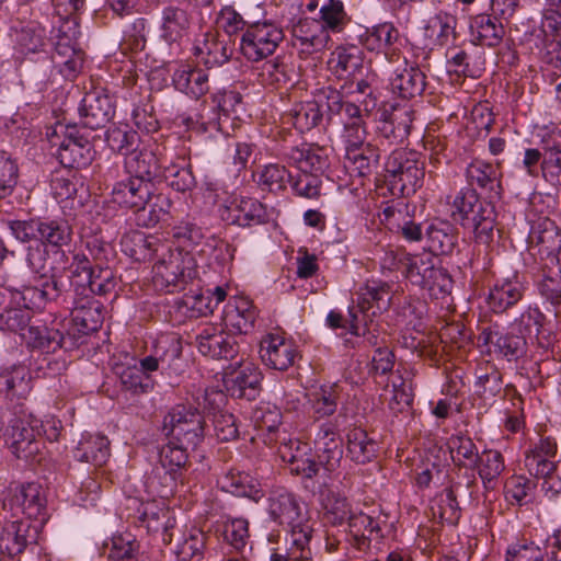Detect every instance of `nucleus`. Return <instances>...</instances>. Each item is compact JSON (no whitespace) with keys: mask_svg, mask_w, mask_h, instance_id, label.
I'll list each match as a JSON object with an SVG mask.
<instances>
[{"mask_svg":"<svg viewBox=\"0 0 561 561\" xmlns=\"http://www.w3.org/2000/svg\"><path fill=\"white\" fill-rule=\"evenodd\" d=\"M190 447L170 438L160 448L158 465L146 480L150 492L163 499L172 496L176 492L179 484H183L184 472L188 465L187 449Z\"/></svg>","mask_w":561,"mask_h":561,"instance_id":"nucleus-1","label":"nucleus"},{"mask_svg":"<svg viewBox=\"0 0 561 561\" xmlns=\"http://www.w3.org/2000/svg\"><path fill=\"white\" fill-rule=\"evenodd\" d=\"M267 512L274 522L290 529V541L302 550L298 557H304V553L308 554L312 529L297 496L283 488L272 490L268 496ZM294 556L297 557V552H294Z\"/></svg>","mask_w":561,"mask_h":561,"instance_id":"nucleus-2","label":"nucleus"},{"mask_svg":"<svg viewBox=\"0 0 561 561\" xmlns=\"http://www.w3.org/2000/svg\"><path fill=\"white\" fill-rule=\"evenodd\" d=\"M160 259L152 267V282L157 289L173 291L188 279L195 277L197 262L195 256L183 249H168L159 252Z\"/></svg>","mask_w":561,"mask_h":561,"instance_id":"nucleus-3","label":"nucleus"},{"mask_svg":"<svg viewBox=\"0 0 561 561\" xmlns=\"http://www.w3.org/2000/svg\"><path fill=\"white\" fill-rule=\"evenodd\" d=\"M173 237L184 251H193L207 264H224L233 259L234 249L231 245L215 237L205 239L201 227L190 221H182L173 228Z\"/></svg>","mask_w":561,"mask_h":561,"instance_id":"nucleus-4","label":"nucleus"},{"mask_svg":"<svg viewBox=\"0 0 561 561\" xmlns=\"http://www.w3.org/2000/svg\"><path fill=\"white\" fill-rule=\"evenodd\" d=\"M327 107L331 114L340 117L342 124L340 139L345 151L367 144L366 115L356 103L344 99L340 92L331 90L327 95Z\"/></svg>","mask_w":561,"mask_h":561,"instance_id":"nucleus-5","label":"nucleus"},{"mask_svg":"<svg viewBox=\"0 0 561 561\" xmlns=\"http://www.w3.org/2000/svg\"><path fill=\"white\" fill-rule=\"evenodd\" d=\"M284 39L282 26L272 20L249 22L241 35L239 49L252 62L272 56Z\"/></svg>","mask_w":561,"mask_h":561,"instance_id":"nucleus-6","label":"nucleus"},{"mask_svg":"<svg viewBox=\"0 0 561 561\" xmlns=\"http://www.w3.org/2000/svg\"><path fill=\"white\" fill-rule=\"evenodd\" d=\"M526 318L530 320V314H522L505 332H495L490 328H484L480 334V340L485 345H491L497 357L507 362H516L527 352V342L525 336Z\"/></svg>","mask_w":561,"mask_h":561,"instance_id":"nucleus-7","label":"nucleus"},{"mask_svg":"<svg viewBox=\"0 0 561 561\" xmlns=\"http://www.w3.org/2000/svg\"><path fill=\"white\" fill-rule=\"evenodd\" d=\"M170 438L195 448L204 438L205 420L192 405L179 404L164 419Z\"/></svg>","mask_w":561,"mask_h":561,"instance_id":"nucleus-8","label":"nucleus"},{"mask_svg":"<svg viewBox=\"0 0 561 561\" xmlns=\"http://www.w3.org/2000/svg\"><path fill=\"white\" fill-rule=\"evenodd\" d=\"M39 420L32 413L20 411L9 423L5 430V443L18 458L31 459L38 450L36 436H41L38 430Z\"/></svg>","mask_w":561,"mask_h":561,"instance_id":"nucleus-9","label":"nucleus"},{"mask_svg":"<svg viewBox=\"0 0 561 561\" xmlns=\"http://www.w3.org/2000/svg\"><path fill=\"white\" fill-rule=\"evenodd\" d=\"M387 522L388 515L379 506L371 505L368 511L353 508L345 522L352 537L351 546L358 552H365L370 547L371 537L381 536V528Z\"/></svg>","mask_w":561,"mask_h":561,"instance_id":"nucleus-10","label":"nucleus"},{"mask_svg":"<svg viewBox=\"0 0 561 561\" xmlns=\"http://www.w3.org/2000/svg\"><path fill=\"white\" fill-rule=\"evenodd\" d=\"M3 508L11 512V516L22 519H33L43 525L47 519L46 499L42 486L37 483H27L16 488L3 502Z\"/></svg>","mask_w":561,"mask_h":561,"instance_id":"nucleus-11","label":"nucleus"},{"mask_svg":"<svg viewBox=\"0 0 561 561\" xmlns=\"http://www.w3.org/2000/svg\"><path fill=\"white\" fill-rule=\"evenodd\" d=\"M386 170L401 185L403 194L415 193L423 184L425 165L416 152L393 151L386 162Z\"/></svg>","mask_w":561,"mask_h":561,"instance_id":"nucleus-12","label":"nucleus"},{"mask_svg":"<svg viewBox=\"0 0 561 561\" xmlns=\"http://www.w3.org/2000/svg\"><path fill=\"white\" fill-rule=\"evenodd\" d=\"M260 356L268 368L286 371L299 357L295 341L284 332H271L260 342Z\"/></svg>","mask_w":561,"mask_h":561,"instance_id":"nucleus-13","label":"nucleus"},{"mask_svg":"<svg viewBox=\"0 0 561 561\" xmlns=\"http://www.w3.org/2000/svg\"><path fill=\"white\" fill-rule=\"evenodd\" d=\"M220 217L230 225L250 227L263 224L267 219L265 206L248 196H232L220 208Z\"/></svg>","mask_w":561,"mask_h":561,"instance_id":"nucleus-14","label":"nucleus"},{"mask_svg":"<svg viewBox=\"0 0 561 561\" xmlns=\"http://www.w3.org/2000/svg\"><path fill=\"white\" fill-rule=\"evenodd\" d=\"M196 344L202 355L211 358L232 359L239 353L236 336L214 324L206 325L199 332Z\"/></svg>","mask_w":561,"mask_h":561,"instance_id":"nucleus-15","label":"nucleus"},{"mask_svg":"<svg viewBox=\"0 0 561 561\" xmlns=\"http://www.w3.org/2000/svg\"><path fill=\"white\" fill-rule=\"evenodd\" d=\"M80 121L84 127L99 129L104 127L115 114L113 99L102 91H92L84 95L79 107Z\"/></svg>","mask_w":561,"mask_h":561,"instance_id":"nucleus-16","label":"nucleus"},{"mask_svg":"<svg viewBox=\"0 0 561 561\" xmlns=\"http://www.w3.org/2000/svg\"><path fill=\"white\" fill-rule=\"evenodd\" d=\"M283 461L288 462L290 471L295 474L311 479L319 471V463L313 459L311 447L308 443L297 438L285 437L278 447Z\"/></svg>","mask_w":561,"mask_h":561,"instance_id":"nucleus-17","label":"nucleus"},{"mask_svg":"<svg viewBox=\"0 0 561 561\" xmlns=\"http://www.w3.org/2000/svg\"><path fill=\"white\" fill-rule=\"evenodd\" d=\"M319 463L329 472L340 467L343 450L337 425L331 421L320 425L314 438Z\"/></svg>","mask_w":561,"mask_h":561,"instance_id":"nucleus-18","label":"nucleus"},{"mask_svg":"<svg viewBox=\"0 0 561 561\" xmlns=\"http://www.w3.org/2000/svg\"><path fill=\"white\" fill-rule=\"evenodd\" d=\"M357 307L367 317H375L390 308L392 285L381 279H368L357 290Z\"/></svg>","mask_w":561,"mask_h":561,"instance_id":"nucleus-19","label":"nucleus"},{"mask_svg":"<svg viewBox=\"0 0 561 561\" xmlns=\"http://www.w3.org/2000/svg\"><path fill=\"white\" fill-rule=\"evenodd\" d=\"M22 340L28 347L38 348L44 352H55L58 348L72 350L79 345L78 341H73L70 334L62 335L59 330L48 328L44 323H31L25 332L21 333Z\"/></svg>","mask_w":561,"mask_h":561,"instance_id":"nucleus-20","label":"nucleus"},{"mask_svg":"<svg viewBox=\"0 0 561 561\" xmlns=\"http://www.w3.org/2000/svg\"><path fill=\"white\" fill-rule=\"evenodd\" d=\"M261 379V371L253 363L241 362L225 374L224 383L231 396L250 400L255 398Z\"/></svg>","mask_w":561,"mask_h":561,"instance_id":"nucleus-21","label":"nucleus"},{"mask_svg":"<svg viewBox=\"0 0 561 561\" xmlns=\"http://www.w3.org/2000/svg\"><path fill=\"white\" fill-rule=\"evenodd\" d=\"M152 182L129 176L115 183L112 202L121 207L141 210L152 194Z\"/></svg>","mask_w":561,"mask_h":561,"instance_id":"nucleus-22","label":"nucleus"},{"mask_svg":"<svg viewBox=\"0 0 561 561\" xmlns=\"http://www.w3.org/2000/svg\"><path fill=\"white\" fill-rule=\"evenodd\" d=\"M528 247L533 255L550 256L560 248V229L548 217H539L531 222Z\"/></svg>","mask_w":561,"mask_h":561,"instance_id":"nucleus-23","label":"nucleus"},{"mask_svg":"<svg viewBox=\"0 0 561 561\" xmlns=\"http://www.w3.org/2000/svg\"><path fill=\"white\" fill-rule=\"evenodd\" d=\"M466 176L469 184L482 190L488 198L501 197L503 188L500 163L493 164L481 159H474L467 167Z\"/></svg>","mask_w":561,"mask_h":561,"instance_id":"nucleus-24","label":"nucleus"},{"mask_svg":"<svg viewBox=\"0 0 561 561\" xmlns=\"http://www.w3.org/2000/svg\"><path fill=\"white\" fill-rule=\"evenodd\" d=\"M33 377L23 364H10L0 369V394L14 401L25 399L32 391Z\"/></svg>","mask_w":561,"mask_h":561,"instance_id":"nucleus-25","label":"nucleus"},{"mask_svg":"<svg viewBox=\"0 0 561 561\" xmlns=\"http://www.w3.org/2000/svg\"><path fill=\"white\" fill-rule=\"evenodd\" d=\"M256 311L245 297H232L224 308L222 324L230 334H247L254 324Z\"/></svg>","mask_w":561,"mask_h":561,"instance_id":"nucleus-26","label":"nucleus"},{"mask_svg":"<svg viewBox=\"0 0 561 561\" xmlns=\"http://www.w3.org/2000/svg\"><path fill=\"white\" fill-rule=\"evenodd\" d=\"M558 446L553 438L545 437L525 451V467L531 476H547L557 471Z\"/></svg>","mask_w":561,"mask_h":561,"instance_id":"nucleus-27","label":"nucleus"},{"mask_svg":"<svg viewBox=\"0 0 561 561\" xmlns=\"http://www.w3.org/2000/svg\"><path fill=\"white\" fill-rule=\"evenodd\" d=\"M172 84L181 93L198 100L209 91V79L205 70L181 62L172 73Z\"/></svg>","mask_w":561,"mask_h":561,"instance_id":"nucleus-28","label":"nucleus"},{"mask_svg":"<svg viewBox=\"0 0 561 561\" xmlns=\"http://www.w3.org/2000/svg\"><path fill=\"white\" fill-rule=\"evenodd\" d=\"M524 295V286L516 274L496 279L490 287L485 302L495 313H501L516 305Z\"/></svg>","mask_w":561,"mask_h":561,"instance_id":"nucleus-29","label":"nucleus"},{"mask_svg":"<svg viewBox=\"0 0 561 561\" xmlns=\"http://www.w3.org/2000/svg\"><path fill=\"white\" fill-rule=\"evenodd\" d=\"M64 268L68 270V278L76 291L82 295H85L87 291L98 295H103L107 291V285L98 282L95 272L84 254H73L71 263Z\"/></svg>","mask_w":561,"mask_h":561,"instance_id":"nucleus-30","label":"nucleus"},{"mask_svg":"<svg viewBox=\"0 0 561 561\" xmlns=\"http://www.w3.org/2000/svg\"><path fill=\"white\" fill-rule=\"evenodd\" d=\"M291 34L295 45L307 53L320 51L328 45L330 35L321 22L316 19L301 18L293 25Z\"/></svg>","mask_w":561,"mask_h":561,"instance_id":"nucleus-31","label":"nucleus"},{"mask_svg":"<svg viewBox=\"0 0 561 561\" xmlns=\"http://www.w3.org/2000/svg\"><path fill=\"white\" fill-rule=\"evenodd\" d=\"M127 173L139 180L150 181L158 178L163 167V160L158 158L149 147L135 148L127 153L124 160Z\"/></svg>","mask_w":561,"mask_h":561,"instance_id":"nucleus-32","label":"nucleus"},{"mask_svg":"<svg viewBox=\"0 0 561 561\" xmlns=\"http://www.w3.org/2000/svg\"><path fill=\"white\" fill-rule=\"evenodd\" d=\"M457 19L455 15L439 11L430 16L423 27L426 46L431 49L443 47L455 39Z\"/></svg>","mask_w":561,"mask_h":561,"instance_id":"nucleus-33","label":"nucleus"},{"mask_svg":"<svg viewBox=\"0 0 561 561\" xmlns=\"http://www.w3.org/2000/svg\"><path fill=\"white\" fill-rule=\"evenodd\" d=\"M115 375L119 378L123 389L134 394L147 393L153 388L151 376H147L138 366V359L125 355L124 360L113 366Z\"/></svg>","mask_w":561,"mask_h":561,"instance_id":"nucleus-34","label":"nucleus"},{"mask_svg":"<svg viewBox=\"0 0 561 561\" xmlns=\"http://www.w3.org/2000/svg\"><path fill=\"white\" fill-rule=\"evenodd\" d=\"M38 525H31L23 519L12 520L0 535V549L10 556L24 551L36 539Z\"/></svg>","mask_w":561,"mask_h":561,"instance_id":"nucleus-35","label":"nucleus"},{"mask_svg":"<svg viewBox=\"0 0 561 561\" xmlns=\"http://www.w3.org/2000/svg\"><path fill=\"white\" fill-rule=\"evenodd\" d=\"M226 400L221 391H206L205 402H207L215 411L213 413V425L216 437L221 442H230L238 437L239 430L233 414L216 410Z\"/></svg>","mask_w":561,"mask_h":561,"instance_id":"nucleus-36","label":"nucleus"},{"mask_svg":"<svg viewBox=\"0 0 561 561\" xmlns=\"http://www.w3.org/2000/svg\"><path fill=\"white\" fill-rule=\"evenodd\" d=\"M399 31L392 23H381L368 28L363 36V45L370 51L383 53L392 61L397 55L396 43Z\"/></svg>","mask_w":561,"mask_h":561,"instance_id":"nucleus-37","label":"nucleus"},{"mask_svg":"<svg viewBox=\"0 0 561 561\" xmlns=\"http://www.w3.org/2000/svg\"><path fill=\"white\" fill-rule=\"evenodd\" d=\"M194 55L208 68L225 64L230 56L227 45L219 39L216 31H208L196 39Z\"/></svg>","mask_w":561,"mask_h":561,"instance_id":"nucleus-38","label":"nucleus"},{"mask_svg":"<svg viewBox=\"0 0 561 561\" xmlns=\"http://www.w3.org/2000/svg\"><path fill=\"white\" fill-rule=\"evenodd\" d=\"M121 244L124 253L138 262L151 260L160 250H164V244L157 237L141 231L124 234Z\"/></svg>","mask_w":561,"mask_h":561,"instance_id":"nucleus-39","label":"nucleus"},{"mask_svg":"<svg viewBox=\"0 0 561 561\" xmlns=\"http://www.w3.org/2000/svg\"><path fill=\"white\" fill-rule=\"evenodd\" d=\"M57 158L66 168H84L92 160V148L87 139L68 135L58 145Z\"/></svg>","mask_w":561,"mask_h":561,"instance_id":"nucleus-40","label":"nucleus"},{"mask_svg":"<svg viewBox=\"0 0 561 561\" xmlns=\"http://www.w3.org/2000/svg\"><path fill=\"white\" fill-rule=\"evenodd\" d=\"M286 156L302 173L317 175L328 167V157L323 149L308 144L290 148Z\"/></svg>","mask_w":561,"mask_h":561,"instance_id":"nucleus-41","label":"nucleus"},{"mask_svg":"<svg viewBox=\"0 0 561 561\" xmlns=\"http://www.w3.org/2000/svg\"><path fill=\"white\" fill-rule=\"evenodd\" d=\"M220 489L236 496L249 497L259 502L263 496L260 483L249 473L230 470L218 481Z\"/></svg>","mask_w":561,"mask_h":561,"instance_id":"nucleus-42","label":"nucleus"},{"mask_svg":"<svg viewBox=\"0 0 561 561\" xmlns=\"http://www.w3.org/2000/svg\"><path fill=\"white\" fill-rule=\"evenodd\" d=\"M321 506L323 519L333 526L343 525L354 508L347 496L337 489L322 492Z\"/></svg>","mask_w":561,"mask_h":561,"instance_id":"nucleus-43","label":"nucleus"},{"mask_svg":"<svg viewBox=\"0 0 561 561\" xmlns=\"http://www.w3.org/2000/svg\"><path fill=\"white\" fill-rule=\"evenodd\" d=\"M71 322L73 329L79 333H69L73 341H78L79 345L82 343L79 340L89 332L96 331L102 323V312L100 304L94 300H88L87 305H78L71 312Z\"/></svg>","mask_w":561,"mask_h":561,"instance_id":"nucleus-44","label":"nucleus"},{"mask_svg":"<svg viewBox=\"0 0 561 561\" xmlns=\"http://www.w3.org/2000/svg\"><path fill=\"white\" fill-rule=\"evenodd\" d=\"M394 93L403 99L420 95L425 88V76L419 67L409 66L397 69L390 81Z\"/></svg>","mask_w":561,"mask_h":561,"instance_id":"nucleus-45","label":"nucleus"},{"mask_svg":"<svg viewBox=\"0 0 561 561\" xmlns=\"http://www.w3.org/2000/svg\"><path fill=\"white\" fill-rule=\"evenodd\" d=\"M285 124H291L299 133L308 131L322 121V111L318 102L296 103L283 117Z\"/></svg>","mask_w":561,"mask_h":561,"instance_id":"nucleus-46","label":"nucleus"},{"mask_svg":"<svg viewBox=\"0 0 561 561\" xmlns=\"http://www.w3.org/2000/svg\"><path fill=\"white\" fill-rule=\"evenodd\" d=\"M76 458L94 466L104 465L110 457V442L100 434H84L76 448Z\"/></svg>","mask_w":561,"mask_h":561,"instance_id":"nucleus-47","label":"nucleus"},{"mask_svg":"<svg viewBox=\"0 0 561 561\" xmlns=\"http://www.w3.org/2000/svg\"><path fill=\"white\" fill-rule=\"evenodd\" d=\"M190 19L185 10L167 7L162 11L161 37L169 44L180 43L188 33Z\"/></svg>","mask_w":561,"mask_h":561,"instance_id":"nucleus-48","label":"nucleus"},{"mask_svg":"<svg viewBox=\"0 0 561 561\" xmlns=\"http://www.w3.org/2000/svg\"><path fill=\"white\" fill-rule=\"evenodd\" d=\"M483 206L479 195L473 187L461 188L455 196L451 204V217L460 222L463 227L468 226L473 216L481 214Z\"/></svg>","mask_w":561,"mask_h":561,"instance_id":"nucleus-49","label":"nucleus"},{"mask_svg":"<svg viewBox=\"0 0 561 561\" xmlns=\"http://www.w3.org/2000/svg\"><path fill=\"white\" fill-rule=\"evenodd\" d=\"M427 243L432 254H449L457 244V232L451 224L444 220L432 222L426 229Z\"/></svg>","mask_w":561,"mask_h":561,"instance_id":"nucleus-50","label":"nucleus"},{"mask_svg":"<svg viewBox=\"0 0 561 561\" xmlns=\"http://www.w3.org/2000/svg\"><path fill=\"white\" fill-rule=\"evenodd\" d=\"M412 122V111L409 108H399L388 118L380 122L378 130L380 136L387 139L389 144L401 142L409 136Z\"/></svg>","mask_w":561,"mask_h":561,"instance_id":"nucleus-51","label":"nucleus"},{"mask_svg":"<svg viewBox=\"0 0 561 561\" xmlns=\"http://www.w3.org/2000/svg\"><path fill=\"white\" fill-rule=\"evenodd\" d=\"M206 534L198 528L185 530L178 539L174 553L179 561H202L204 558Z\"/></svg>","mask_w":561,"mask_h":561,"instance_id":"nucleus-52","label":"nucleus"},{"mask_svg":"<svg viewBox=\"0 0 561 561\" xmlns=\"http://www.w3.org/2000/svg\"><path fill=\"white\" fill-rule=\"evenodd\" d=\"M470 27L476 39L488 47L497 46L505 34L503 24L489 14L477 15Z\"/></svg>","mask_w":561,"mask_h":561,"instance_id":"nucleus-53","label":"nucleus"},{"mask_svg":"<svg viewBox=\"0 0 561 561\" xmlns=\"http://www.w3.org/2000/svg\"><path fill=\"white\" fill-rule=\"evenodd\" d=\"M477 467L484 488L494 489L505 470L504 457L495 449L483 450L478 458Z\"/></svg>","mask_w":561,"mask_h":561,"instance_id":"nucleus-54","label":"nucleus"},{"mask_svg":"<svg viewBox=\"0 0 561 561\" xmlns=\"http://www.w3.org/2000/svg\"><path fill=\"white\" fill-rule=\"evenodd\" d=\"M38 242L42 245L61 248L70 243L72 229L67 221L60 219L39 218Z\"/></svg>","mask_w":561,"mask_h":561,"instance_id":"nucleus-55","label":"nucleus"},{"mask_svg":"<svg viewBox=\"0 0 561 561\" xmlns=\"http://www.w3.org/2000/svg\"><path fill=\"white\" fill-rule=\"evenodd\" d=\"M347 455L357 463L370 461L376 454V443L359 427L351 428L346 435Z\"/></svg>","mask_w":561,"mask_h":561,"instance_id":"nucleus-56","label":"nucleus"},{"mask_svg":"<svg viewBox=\"0 0 561 561\" xmlns=\"http://www.w3.org/2000/svg\"><path fill=\"white\" fill-rule=\"evenodd\" d=\"M345 160L354 172L360 176L370 174L378 165L379 152L367 142L364 146L345 151Z\"/></svg>","mask_w":561,"mask_h":561,"instance_id":"nucleus-57","label":"nucleus"},{"mask_svg":"<svg viewBox=\"0 0 561 561\" xmlns=\"http://www.w3.org/2000/svg\"><path fill=\"white\" fill-rule=\"evenodd\" d=\"M448 449L453 462L458 467L474 469L478 465L479 453L470 437L454 435L448 440Z\"/></svg>","mask_w":561,"mask_h":561,"instance_id":"nucleus-58","label":"nucleus"},{"mask_svg":"<svg viewBox=\"0 0 561 561\" xmlns=\"http://www.w3.org/2000/svg\"><path fill=\"white\" fill-rule=\"evenodd\" d=\"M319 15L318 21L321 22L329 35L330 32H342L350 21L341 0H324L320 5Z\"/></svg>","mask_w":561,"mask_h":561,"instance_id":"nucleus-59","label":"nucleus"},{"mask_svg":"<svg viewBox=\"0 0 561 561\" xmlns=\"http://www.w3.org/2000/svg\"><path fill=\"white\" fill-rule=\"evenodd\" d=\"M404 276L411 282V284L421 286L424 285L425 278L436 270V259L432 253H419L410 254L407 259Z\"/></svg>","mask_w":561,"mask_h":561,"instance_id":"nucleus-60","label":"nucleus"},{"mask_svg":"<svg viewBox=\"0 0 561 561\" xmlns=\"http://www.w3.org/2000/svg\"><path fill=\"white\" fill-rule=\"evenodd\" d=\"M397 379L392 380L393 396L389 401V407L393 411H402L413 402V383L411 373L407 369L398 368L396 370Z\"/></svg>","mask_w":561,"mask_h":561,"instance_id":"nucleus-61","label":"nucleus"},{"mask_svg":"<svg viewBox=\"0 0 561 561\" xmlns=\"http://www.w3.org/2000/svg\"><path fill=\"white\" fill-rule=\"evenodd\" d=\"M360 53L355 46L337 47L329 59L330 68L337 76H350L360 67Z\"/></svg>","mask_w":561,"mask_h":561,"instance_id":"nucleus-62","label":"nucleus"},{"mask_svg":"<svg viewBox=\"0 0 561 561\" xmlns=\"http://www.w3.org/2000/svg\"><path fill=\"white\" fill-rule=\"evenodd\" d=\"M434 517H438L442 523L456 525L461 516V512L453 490L446 489L439 493L432 505Z\"/></svg>","mask_w":561,"mask_h":561,"instance_id":"nucleus-63","label":"nucleus"},{"mask_svg":"<svg viewBox=\"0 0 561 561\" xmlns=\"http://www.w3.org/2000/svg\"><path fill=\"white\" fill-rule=\"evenodd\" d=\"M46 30L36 22H28L26 25L15 30V41L23 53H35L45 45Z\"/></svg>","mask_w":561,"mask_h":561,"instance_id":"nucleus-64","label":"nucleus"}]
</instances>
